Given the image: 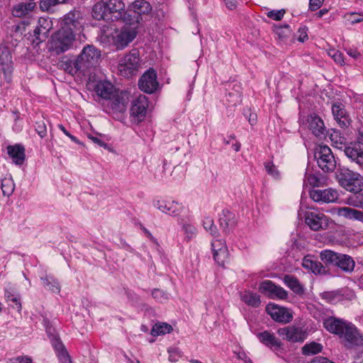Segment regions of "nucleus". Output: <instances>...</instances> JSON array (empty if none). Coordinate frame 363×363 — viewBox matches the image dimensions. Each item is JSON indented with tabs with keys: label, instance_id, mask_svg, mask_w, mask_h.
<instances>
[{
	"label": "nucleus",
	"instance_id": "1",
	"mask_svg": "<svg viewBox=\"0 0 363 363\" xmlns=\"http://www.w3.org/2000/svg\"><path fill=\"white\" fill-rule=\"evenodd\" d=\"M125 23L115 30L112 35V43L117 50H123L137 36L138 21H125Z\"/></svg>",
	"mask_w": 363,
	"mask_h": 363
},
{
	"label": "nucleus",
	"instance_id": "2",
	"mask_svg": "<svg viewBox=\"0 0 363 363\" xmlns=\"http://www.w3.org/2000/svg\"><path fill=\"white\" fill-rule=\"evenodd\" d=\"M320 258L325 264L337 267L347 273L352 272L355 267V262L351 256L330 250L321 251Z\"/></svg>",
	"mask_w": 363,
	"mask_h": 363
},
{
	"label": "nucleus",
	"instance_id": "3",
	"mask_svg": "<svg viewBox=\"0 0 363 363\" xmlns=\"http://www.w3.org/2000/svg\"><path fill=\"white\" fill-rule=\"evenodd\" d=\"M339 184L345 190L359 193L363 190V177L347 168H340L337 172Z\"/></svg>",
	"mask_w": 363,
	"mask_h": 363
},
{
	"label": "nucleus",
	"instance_id": "4",
	"mask_svg": "<svg viewBox=\"0 0 363 363\" xmlns=\"http://www.w3.org/2000/svg\"><path fill=\"white\" fill-rule=\"evenodd\" d=\"M100 57L101 51L98 48L92 45H87L75 59L76 67L84 74L90 68L96 66Z\"/></svg>",
	"mask_w": 363,
	"mask_h": 363
},
{
	"label": "nucleus",
	"instance_id": "5",
	"mask_svg": "<svg viewBox=\"0 0 363 363\" xmlns=\"http://www.w3.org/2000/svg\"><path fill=\"white\" fill-rule=\"evenodd\" d=\"M313 157L318 166L324 172H332L336 168V160L331 149L326 145H316Z\"/></svg>",
	"mask_w": 363,
	"mask_h": 363
},
{
	"label": "nucleus",
	"instance_id": "6",
	"mask_svg": "<svg viewBox=\"0 0 363 363\" xmlns=\"http://www.w3.org/2000/svg\"><path fill=\"white\" fill-rule=\"evenodd\" d=\"M76 37L65 31L58 29L52 36L49 41V50L56 55H60L69 50Z\"/></svg>",
	"mask_w": 363,
	"mask_h": 363
},
{
	"label": "nucleus",
	"instance_id": "7",
	"mask_svg": "<svg viewBox=\"0 0 363 363\" xmlns=\"http://www.w3.org/2000/svg\"><path fill=\"white\" fill-rule=\"evenodd\" d=\"M140 62L139 51L132 50L119 60L118 68L121 74L127 78L136 74L140 67Z\"/></svg>",
	"mask_w": 363,
	"mask_h": 363
},
{
	"label": "nucleus",
	"instance_id": "8",
	"mask_svg": "<svg viewBox=\"0 0 363 363\" xmlns=\"http://www.w3.org/2000/svg\"><path fill=\"white\" fill-rule=\"evenodd\" d=\"M66 33L73 35L76 37L83 30V23L81 12L77 10H72L65 14L61 21L60 28Z\"/></svg>",
	"mask_w": 363,
	"mask_h": 363
},
{
	"label": "nucleus",
	"instance_id": "9",
	"mask_svg": "<svg viewBox=\"0 0 363 363\" xmlns=\"http://www.w3.org/2000/svg\"><path fill=\"white\" fill-rule=\"evenodd\" d=\"M282 340L290 342H303L308 336L307 330L304 327L291 325L280 328L277 331Z\"/></svg>",
	"mask_w": 363,
	"mask_h": 363
},
{
	"label": "nucleus",
	"instance_id": "10",
	"mask_svg": "<svg viewBox=\"0 0 363 363\" xmlns=\"http://www.w3.org/2000/svg\"><path fill=\"white\" fill-rule=\"evenodd\" d=\"M258 289L261 294L271 299L286 300L289 297L287 291L271 280L261 281Z\"/></svg>",
	"mask_w": 363,
	"mask_h": 363
},
{
	"label": "nucleus",
	"instance_id": "11",
	"mask_svg": "<svg viewBox=\"0 0 363 363\" xmlns=\"http://www.w3.org/2000/svg\"><path fill=\"white\" fill-rule=\"evenodd\" d=\"M0 65L5 80L7 83H11L13 66L10 46L7 43L0 45Z\"/></svg>",
	"mask_w": 363,
	"mask_h": 363
},
{
	"label": "nucleus",
	"instance_id": "12",
	"mask_svg": "<svg viewBox=\"0 0 363 363\" xmlns=\"http://www.w3.org/2000/svg\"><path fill=\"white\" fill-rule=\"evenodd\" d=\"M265 311L275 322L286 324L293 320L292 311L278 304L269 303L267 305Z\"/></svg>",
	"mask_w": 363,
	"mask_h": 363
},
{
	"label": "nucleus",
	"instance_id": "13",
	"mask_svg": "<svg viewBox=\"0 0 363 363\" xmlns=\"http://www.w3.org/2000/svg\"><path fill=\"white\" fill-rule=\"evenodd\" d=\"M304 222L308 228L313 231L325 230L328 227V218L322 213L315 211H306Z\"/></svg>",
	"mask_w": 363,
	"mask_h": 363
},
{
	"label": "nucleus",
	"instance_id": "14",
	"mask_svg": "<svg viewBox=\"0 0 363 363\" xmlns=\"http://www.w3.org/2000/svg\"><path fill=\"white\" fill-rule=\"evenodd\" d=\"M343 333L342 338L344 339L347 348L363 347V333L354 324L349 323Z\"/></svg>",
	"mask_w": 363,
	"mask_h": 363
},
{
	"label": "nucleus",
	"instance_id": "15",
	"mask_svg": "<svg viewBox=\"0 0 363 363\" xmlns=\"http://www.w3.org/2000/svg\"><path fill=\"white\" fill-rule=\"evenodd\" d=\"M306 125L311 134L319 139L325 138L328 135L329 130H327L323 120L316 113L307 116Z\"/></svg>",
	"mask_w": 363,
	"mask_h": 363
},
{
	"label": "nucleus",
	"instance_id": "16",
	"mask_svg": "<svg viewBox=\"0 0 363 363\" xmlns=\"http://www.w3.org/2000/svg\"><path fill=\"white\" fill-rule=\"evenodd\" d=\"M140 89L147 94H152L159 86L157 73L155 69L150 68L140 78L138 81Z\"/></svg>",
	"mask_w": 363,
	"mask_h": 363
},
{
	"label": "nucleus",
	"instance_id": "17",
	"mask_svg": "<svg viewBox=\"0 0 363 363\" xmlns=\"http://www.w3.org/2000/svg\"><path fill=\"white\" fill-rule=\"evenodd\" d=\"M105 2L108 15L112 17L111 21H132L130 15L125 11V4L122 0H105Z\"/></svg>",
	"mask_w": 363,
	"mask_h": 363
},
{
	"label": "nucleus",
	"instance_id": "18",
	"mask_svg": "<svg viewBox=\"0 0 363 363\" xmlns=\"http://www.w3.org/2000/svg\"><path fill=\"white\" fill-rule=\"evenodd\" d=\"M149 105L148 99L143 94H140L133 100L130 107V116L138 123L142 121L147 113V108Z\"/></svg>",
	"mask_w": 363,
	"mask_h": 363
},
{
	"label": "nucleus",
	"instance_id": "19",
	"mask_svg": "<svg viewBox=\"0 0 363 363\" xmlns=\"http://www.w3.org/2000/svg\"><path fill=\"white\" fill-rule=\"evenodd\" d=\"M309 196L315 202L333 203L338 199L339 194L337 190L328 188L311 190Z\"/></svg>",
	"mask_w": 363,
	"mask_h": 363
},
{
	"label": "nucleus",
	"instance_id": "20",
	"mask_svg": "<svg viewBox=\"0 0 363 363\" xmlns=\"http://www.w3.org/2000/svg\"><path fill=\"white\" fill-rule=\"evenodd\" d=\"M256 336L262 344L271 350L277 352L283 350V342L271 331L264 330L258 333Z\"/></svg>",
	"mask_w": 363,
	"mask_h": 363
},
{
	"label": "nucleus",
	"instance_id": "21",
	"mask_svg": "<svg viewBox=\"0 0 363 363\" xmlns=\"http://www.w3.org/2000/svg\"><path fill=\"white\" fill-rule=\"evenodd\" d=\"M349 322L341 318L330 316L323 321V327L330 333L338 335L342 338L344 331L347 328Z\"/></svg>",
	"mask_w": 363,
	"mask_h": 363
},
{
	"label": "nucleus",
	"instance_id": "22",
	"mask_svg": "<svg viewBox=\"0 0 363 363\" xmlns=\"http://www.w3.org/2000/svg\"><path fill=\"white\" fill-rule=\"evenodd\" d=\"M211 247L215 262L218 266L224 267L229 256L228 250L225 242L220 240H215L211 242Z\"/></svg>",
	"mask_w": 363,
	"mask_h": 363
},
{
	"label": "nucleus",
	"instance_id": "23",
	"mask_svg": "<svg viewBox=\"0 0 363 363\" xmlns=\"http://www.w3.org/2000/svg\"><path fill=\"white\" fill-rule=\"evenodd\" d=\"M332 113L334 119L340 127L347 128L350 125L351 118L345 109V106L341 102H335L332 105Z\"/></svg>",
	"mask_w": 363,
	"mask_h": 363
},
{
	"label": "nucleus",
	"instance_id": "24",
	"mask_svg": "<svg viewBox=\"0 0 363 363\" xmlns=\"http://www.w3.org/2000/svg\"><path fill=\"white\" fill-rule=\"evenodd\" d=\"M51 28L52 21L46 18H40L38 20V26L33 30V36L35 38L33 40V43L38 45L45 41Z\"/></svg>",
	"mask_w": 363,
	"mask_h": 363
},
{
	"label": "nucleus",
	"instance_id": "25",
	"mask_svg": "<svg viewBox=\"0 0 363 363\" xmlns=\"http://www.w3.org/2000/svg\"><path fill=\"white\" fill-rule=\"evenodd\" d=\"M96 94L106 101L113 97L116 91L114 86L109 82L100 81L94 87Z\"/></svg>",
	"mask_w": 363,
	"mask_h": 363
},
{
	"label": "nucleus",
	"instance_id": "26",
	"mask_svg": "<svg viewBox=\"0 0 363 363\" xmlns=\"http://www.w3.org/2000/svg\"><path fill=\"white\" fill-rule=\"evenodd\" d=\"M302 266L303 268L311 271L315 275L325 274L327 273L325 267L320 262L312 259L309 255L304 257Z\"/></svg>",
	"mask_w": 363,
	"mask_h": 363
},
{
	"label": "nucleus",
	"instance_id": "27",
	"mask_svg": "<svg viewBox=\"0 0 363 363\" xmlns=\"http://www.w3.org/2000/svg\"><path fill=\"white\" fill-rule=\"evenodd\" d=\"M7 152L16 164L21 165L24 162L26 159L25 147L21 144L9 145Z\"/></svg>",
	"mask_w": 363,
	"mask_h": 363
},
{
	"label": "nucleus",
	"instance_id": "28",
	"mask_svg": "<svg viewBox=\"0 0 363 363\" xmlns=\"http://www.w3.org/2000/svg\"><path fill=\"white\" fill-rule=\"evenodd\" d=\"M157 208L163 213L170 216H177L180 213L182 209V206L181 203L173 201H159L157 202Z\"/></svg>",
	"mask_w": 363,
	"mask_h": 363
},
{
	"label": "nucleus",
	"instance_id": "29",
	"mask_svg": "<svg viewBox=\"0 0 363 363\" xmlns=\"http://www.w3.org/2000/svg\"><path fill=\"white\" fill-rule=\"evenodd\" d=\"M235 215L228 210H223L219 218L220 227L225 233H230L235 225Z\"/></svg>",
	"mask_w": 363,
	"mask_h": 363
},
{
	"label": "nucleus",
	"instance_id": "30",
	"mask_svg": "<svg viewBox=\"0 0 363 363\" xmlns=\"http://www.w3.org/2000/svg\"><path fill=\"white\" fill-rule=\"evenodd\" d=\"M285 285L295 294L302 296L305 294V288L294 275L286 274L283 278Z\"/></svg>",
	"mask_w": 363,
	"mask_h": 363
},
{
	"label": "nucleus",
	"instance_id": "31",
	"mask_svg": "<svg viewBox=\"0 0 363 363\" xmlns=\"http://www.w3.org/2000/svg\"><path fill=\"white\" fill-rule=\"evenodd\" d=\"M106 102L108 106H110L112 111L116 112H123L128 104L124 96L122 94H118L117 91H116L113 97L108 99Z\"/></svg>",
	"mask_w": 363,
	"mask_h": 363
},
{
	"label": "nucleus",
	"instance_id": "32",
	"mask_svg": "<svg viewBox=\"0 0 363 363\" xmlns=\"http://www.w3.org/2000/svg\"><path fill=\"white\" fill-rule=\"evenodd\" d=\"M91 13L93 18L97 21H110V19L112 18V17L108 15L105 0L98 1L94 4L92 8Z\"/></svg>",
	"mask_w": 363,
	"mask_h": 363
},
{
	"label": "nucleus",
	"instance_id": "33",
	"mask_svg": "<svg viewBox=\"0 0 363 363\" xmlns=\"http://www.w3.org/2000/svg\"><path fill=\"white\" fill-rule=\"evenodd\" d=\"M337 214L347 219H352L363 223V211L350 207L337 208Z\"/></svg>",
	"mask_w": 363,
	"mask_h": 363
},
{
	"label": "nucleus",
	"instance_id": "34",
	"mask_svg": "<svg viewBox=\"0 0 363 363\" xmlns=\"http://www.w3.org/2000/svg\"><path fill=\"white\" fill-rule=\"evenodd\" d=\"M240 299L248 306L258 308L261 305L260 296L251 291H244L240 293Z\"/></svg>",
	"mask_w": 363,
	"mask_h": 363
},
{
	"label": "nucleus",
	"instance_id": "35",
	"mask_svg": "<svg viewBox=\"0 0 363 363\" xmlns=\"http://www.w3.org/2000/svg\"><path fill=\"white\" fill-rule=\"evenodd\" d=\"M131 9L140 16L150 13L152 9L150 4L145 0H135L132 3Z\"/></svg>",
	"mask_w": 363,
	"mask_h": 363
},
{
	"label": "nucleus",
	"instance_id": "36",
	"mask_svg": "<svg viewBox=\"0 0 363 363\" xmlns=\"http://www.w3.org/2000/svg\"><path fill=\"white\" fill-rule=\"evenodd\" d=\"M35 7V3L26 2L21 3L15 6L13 9V15L16 17H21L26 15L29 11H31Z\"/></svg>",
	"mask_w": 363,
	"mask_h": 363
},
{
	"label": "nucleus",
	"instance_id": "37",
	"mask_svg": "<svg viewBox=\"0 0 363 363\" xmlns=\"http://www.w3.org/2000/svg\"><path fill=\"white\" fill-rule=\"evenodd\" d=\"M173 330L171 325L166 323H159L153 325L151 330V335L153 336H158L170 333Z\"/></svg>",
	"mask_w": 363,
	"mask_h": 363
},
{
	"label": "nucleus",
	"instance_id": "38",
	"mask_svg": "<svg viewBox=\"0 0 363 363\" xmlns=\"http://www.w3.org/2000/svg\"><path fill=\"white\" fill-rule=\"evenodd\" d=\"M67 0H40L39 6L41 11L52 12L54 7L62 4H65Z\"/></svg>",
	"mask_w": 363,
	"mask_h": 363
},
{
	"label": "nucleus",
	"instance_id": "39",
	"mask_svg": "<svg viewBox=\"0 0 363 363\" xmlns=\"http://www.w3.org/2000/svg\"><path fill=\"white\" fill-rule=\"evenodd\" d=\"M50 341L57 357L68 352L59 335L52 337V339L50 340Z\"/></svg>",
	"mask_w": 363,
	"mask_h": 363
},
{
	"label": "nucleus",
	"instance_id": "40",
	"mask_svg": "<svg viewBox=\"0 0 363 363\" xmlns=\"http://www.w3.org/2000/svg\"><path fill=\"white\" fill-rule=\"evenodd\" d=\"M345 154L352 161L363 167V149L360 151L357 150H347L345 152Z\"/></svg>",
	"mask_w": 363,
	"mask_h": 363
},
{
	"label": "nucleus",
	"instance_id": "41",
	"mask_svg": "<svg viewBox=\"0 0 363 363\" xmlns=\"http://www.w3.org/2000/svg\"><path fill=\"white\" fill-rule=\"evenodd\" d=\"M41 280L43 281V286L48 288V289L55 293L60 292L59 283L52 277L46 276L45 277H42Z\"/></svg>",
	"mask_w": 363,
	"mask_h": 363
},
{
	"label": "nucleus",
	"instance_id": "42",
	"mask_svg": "<svg viewBox=\"0 0 363 363\" xmlns=\"http://www.w3.org/2000/svg\"><path fill=\"white\" fill-rule=\"evenodd\" d=\"M1 189L4 196H9L14 190V183L11 178L5 177L1 182Z\"/></svg>",
	"mask_w": 363,
	"mask_h": 363
},
{
	"label": "nucleus",
	"instance_id": "43",
	"mask_svg": "<svg viewBox=\"0 0 363 363\" xmlns=\"http://www.w3.org/2000/svg\"><path fill=\"white\" fill-rule=\"evenodd\" d=\"M323 347L320 344L312 342L309 344L305 345L302 347V352L303 354H315L321 352Z\"/></svg>",
	"mask_w": 363,
	"mask_h": 363
},
{
	"label": "nucleus",
	"instance_id": "44",
	"mask_svg": "<svg viewBox=\"0 0 363 363\" xmlns=\"http://www.w3.org/2000/svg\"><path fill=\"white\" fill-rule=\"evenodd\" d=\"M60 66L62 69H63L68 74L74 75L78 72H82L81 69H79L76 67L75 60H66L61 61L60 62Z\"/></svg>",
	"mask_w": 363,
	"mask_h": 363
},
{
	"label": "nucleus",
	"instance_id": "45",
	"mask_svg": "<svg viewBox=\"0 0 363 363\" xmlns=\"http://www.w3.org/2000/svg\"><path fill=\"white\" fill-rule=\"evenodd\" d=\"M274 31L278 38L282 41H284L291 35V29L288 24L277 26Z\"/></svg>",
	"mask_w": 363,
	"mask_h": 363
},
{
	"label": "nucleus",
	"instance_id": "46",
	"mask_svg": "<svg viewBox=\"0 0 363 363\" xmlns=\"http://www.w3.org/2000/svg\"><path fill=\"white\" fill-rule=\"evenodd\" d=\"M347 150H357L360 151L363 150V130H358L356 141L354 143H351L350 146L345 147V152Z\"/></svg>",
	"mask_w": 363,
	"mask_h": 363
},
{
	"label": "nucleus",
	"instance_id": "47",
	"mask_svg": "<svg viewBox=\"0 0 363 363\" xmlns=\"http://www.w3.org/2000/svg\"><path fill=\"white\" fill-rule=\"evenodd\" d=\"M35 130L41 138H43L47 135V126L44 118H41L35 121Z\"/></svg>",
	"mask_w": 363,
	"mask_h": 363
},
{
	"label": "nucleus",
	"instance_id": "48",
	"mask_svg": "<svg viewBox=\"0 0 363 363\" xmlns=\"http://www.w3.org/2000/svg\"><path fill=\"white\" fill-rule=\"evenodd\" d=\"M348 203L354 207L363 208V193H354L348 198Z\"/></svg>",
	"mask_w": 363,
	"mask_h": 363
},
{
	"label": "nucleus",
	"instance_id": "49",
	"mask_svg": "<svg viewBox=\"0 0 363 363\" xmlns=\"http://www.w3.org/2000/svg\"><path fill=\"white\" fill-rule=\"evenodd\" d=\"M5 298L6 301H11L16 304V308L20 311L21 310V303L20 301V296L18 295H14L11 291H5Z\"/></svg>",
	"mask_w": 363,
	"mask_h": 363
},
{
	"label": "nucleus",
	"instance_id": "50",
	"mask_svg": "<svg viewBox=\"0 0 363 363\" xmlns=\"http://www.w3.org/2000/svg\"><path fill=\"white\" fill-rule=\"evenodd\" d=\"M264 167L268 174H269L270 176L273 177L275 179L280 178L279 171L272 162H265Z\"/></svg>",
	"mask_w": 363,
	"mask_h": 363
},
{
	"label": "nucleus",
	"instance_id": "51",
	"mask_svg": "<svg viewBox=\"0 0 363 363\" xmlns=\"http://www.w3.org/2000/svg\"><path fill=\"white\" fill-rule=\"evenodd\" d=\"M330 131L332 132H329L328 135H330V139L333 143L336 145H342L345 143V138L341 135L339 130L331 129Z\"/></svg>",
	"mask_w": 363,
	"mask_h": 363
},
{
	"label": "nucleus",
	"instance_id": "52",
	"mask_svg": "<svg viewBox=\"0 0 363 363\" xmlns=\"http://www.w3.org/2000/svg\"><path fill=\"white\" fill-rule=\"evenodd\" d=\"M203 227L207 231H209L212 235L215 237L218 236V233L217 228L214 225L213 220L211 218L207 217L204 219Z\"/></svg>",
	"mask_w": 363,
	"mask_h": 363
},
{
	"label": "nucleus",
	"instance_id": "53",
	"mask_svg": "<svg viewBox=\"0 0 363 363\" xmlns=\"http://www.w3.org/2000/svg\"><path fill=\"white\" fill-rule=\"evenodd\" d=\"M286 11L284 9L272 10L267 12V16L274 21H281Z\"/></svg>",
	"mask_w": 363,
	"mask_h": 363
},
{
	"label": "nucleus",
	"instance_id": "54",
	"mask_svg": "<svg viewBox=\"0 0 363 363\" xmlns=\"http://www.w3.org/2000/svg\"><path fill=\"white\" fill-rule=\"evenodd\" d=\"M304 184H308L311 186H318L320 179L315 174L306 173L305 174Z\"/></svg>",
	"mask_w": 363,
	"mask_h": 363
},
{
	"label": "nucleus",
	"instance_id": "55",
	"mask_svg": "<svg viewBox=\"0 0 363 363\" xmlns=\"http://www.w3.org/2000/svg\"><path fill=\"white\" fill-rule=\"evenodd\" d=\"M329 55L333 58L334 61L336 63H337L340 65H345L344 55L341 52H340L338 50H333L329 52Z\"/></svg>",
	"mask_w": 363,
	"mask_h": 363
},
{
	"label": "nucleus",
	"instance_id": "56",
	"mask_svg": "<svg viewBox=\"0 0 363 363\" xmlns=\"http://www.w3.org/2000/svg\"><path fill=\"white\" fill-rule=\"evenodd\" d=\"M152 296L155 299H156L158 301H162L163 299L166 300L168 298L167 294H166L163 291L158 289H155L152 291Z\"/></svg>",
	"mask_w": 363,
	"mask_h": 363
},
{
	"label": "nucleus",
	"instance_id": "57",
	"mask_svg": "<svg viewBox=\"0 0 363 363\" xmlns=\"http://www.w3.org/2000/svg\"><path fill=\"white\" fill-rule=\"evenodd\" d=\"M169 354V360L172 362H177L181 357L180 352L177 348H171L168 350Z\"/></svg>",
	"mask_w": 363,
	"mask_h": 363
},
{
	"label": "nucleus",
	"instance_id": "58",
	"mask_svg": "<svg viewBox=\"0 0 363 363\" xmlns=\"http://www.w3.org/2000/svg\"><path fill=\"white\" fill-rule=\"evenodd\" d=\"M348 21L352 24L363 21V14L358 13H352L347 15Z\"/></svg>",
	"mask_w": 363,
	"mask_h": 363
},
{
	"label": "nucleus",
	"instance_id": "59",
	"mask_svg": "<svg viewBox=\"0 0 363 363\" xmlns=\"http://www.w3.org/2000/svg\"><path fill=\"white\" fill-rule=\"evenodd\" d=\"M43 322L44 325L46 328V333L50 340H51L52 337L53 336H58V335L55 333V329L53 328L52 326L49 325L50 321L48 319H44Z\"/></svg>",
	"mask_w": 363,
	"mask_h": 363
},
{
	"label": "nucleus",
	"instance_id": "60",
	"mask_svg": "<svg viewBox=\"0 0 363 363\" xmlns=\"http://www.w3.org/2000/svg\"><path fill=\"white\" fill-rule=\"evenodd\" d=\"M183 229L186 234V238H187V240L191 239L195 234L196 228L191 225L186 224L183 226Z\"/></svg>",
	"mask_w": 363,
	"mask_h": 363
},
{
	"label": "nucleus",
	"instance_id": "61",
	"mask_svg": "<svg viewBox=\"0 0 363 363\" xmlns=\"http://www.w3.org/2000/svg\"><path fill=\"white\" fill-rule=\"evenodd\" d=\"M324 0H309V9L311 11L318 10L321 7Z\"/></svg>",
	"mask_w": 363,
	"mask_h": 363
},
{
	"label": "nucleus",
	"instance_id": "62",
	"mask_svg": "<svg viewBox=\"0 0 363 363\" xmlns=\"http://www.w3.org/2000/svg\"><path fill=\"white\" fill-rule=\"evenodd\" d=\"M88 138L90 139L94 143L96 144L97 145L103 147L105 149L108 148V144L106 143L104 141L101 140L98 136L89 135Z\"/></svg>",
	"mask_w": 363,
	"mask_h": 363
},
{
	"label": "nucleus",
	"instance_id": "63",
	"mask_svg": "<svg viewBox=\"0 0 363 363\" xmlns=\"http://www.w3.org/2000/svg\"><path fill=\"white\" fill-rule=\"evenodd\" d=\"M307 28L306 27H303V28H300L298 30V41L301 42V43H303L305 42L306 40H307L308 39V34H307Z\"/></svg>",
	"mask_w": 363,
	"mask_h": 363
},
{
	"label": "nucleus",
	"instance_id": "64",
	"mask_svg": "<svg viewBox=\"0 0 363 363\" xmlns=\"http://www.w3.org/2000/svg\"><path fill=\"white\" fill-rule=\"evenodd\" d=\"M308 363H335L324 357H316Z\"/></svg>",
	"mask_w": 363,
	"mask_h": 363
}]
</instances>
